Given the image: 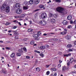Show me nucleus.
I'll return each mask as SVG.
<instances>
[{
  "instance_id": "obj_5",
  "label": "nucleus",
  "mask_w": 76,
  "mask_h": 76,
  "mask_svg": "<svg viewBox=\"0 0 76 76\" xmlns=\"http://www.w3.org/2000/svg\"><path fill=\"white\" fill-rule=\"evenodd\" d=\"M15 7L17 9H19L20 7V4L19 3H17L15 4Z\"/></svg>"
},
{
  "instance_id": "obj_33",
  "label": "nucleus",
  "mask_w": 76,
  "mask_h": 76,
  "mask_svg": "<svg viewBox=\"0 0 76 76\" xmlns=\"http://www.w3.org/2000/svg\"><path fill=\"white\" fill-rule=\"evenodd\" d=\"M26 58L27 59H29V58H30V56H26Z\"/></svg>"
},
{
  "instance_id": "obj_59",
  "label": "nucleus",
  "mask_w": 76,
  "mask_h": 76,
  "mask_svg": "<svg viewBox=\"0 0 76 76\" xmlns=\"http://www.w3.org/2000/svg\"><path fill=\"white\" fill-rule=\"evenodd\" d=\"M18 23V24H19V25H20V26H21V25H22V24H21L19 22Z\"/></svg>"
},
{
  "instance_id": "obj_11",
  "label": "nucleus",
  "mask_w": 76,
  "mask_h": 76,
  "mask_svg": "<svg viewBox=\"0 0 76 76\" xmlns=\"http://www.w3.org/2000/svg\"><path fill=\"white\" fill-rule=\"evenodd\" d=\"M67 19L69 20H72V16H68L67 17Z\"/></svg>"
},
{
  "instance_id": "obj_52",
  "label": "nucleus",
  "mask_w": 76,
  "mask_h": 76,
  "mask_svg": "<svg viewBox=\"0 0 76 76\" xmlns=\"http://www.w3.org/2000/svg\"><path fill=\"white\" fill-rule=\"evenodd\" d=\"M76 20H75L73 22V24H76Z\"/></svg>"
},
{
  "instance_id": "obj_22",
  "label": "nucleus",
  "mask_w": 76,
  "mask_h": 76,
  "mask_svg": "<svg viewBox=\"0 0 76 76\" xmlns=\"http://www.w3.org/2000/svg\"><path fill=\"white\" fill-rule=\"evenodd\" d=\"M62 71L63 72H65L66 71V66H64L62 67Z\"/></svg>"
},
{
  "instance_id": "obj_36",
  "label": "nucleus",
  "mask_w": 76,
  "mask_h": 76,
  "mask_svg": "<svg viewBox=\"0 0 76 76\" xmlns=\"http://www.w3.org/2000/svg\"><path fill=\"white\" fill-rule=\"evenodd\" d=\"M5 48L7 50H10V48H8L7 47H6Z\"/></svg>"
},
{
  "instance_id": "obj_13",
  "label": "nucleus",
  "mask_w": 76,
  "mask_h": 76,
  "mask_svg": "<svg viewBox=\"0 0 76 76\" xmlns=\"http://www.w3.org/2000/svg\"><path fill=\"white\" fill-rule=\"evenodd\" d=\"M63 25H67V21L66 20H64L63 22Z\"/></svg>"
},
{
  "instance_id": "obj_10",
  "label": "nucleus",
  "mask_w": 76,
  "mask_h": 76,
  "mask_svg": "<svg viewBox=\"0 0 76 76\" xmlns=\"http://www.w3.org/2000/svg\"><path fill=\"white\" fill-rule=\"evenodd\" d=\"M64 56L68 57L69 56H71V53H69V54H67L64 55Z\"/></svg>"
},
{
  "instance_id": "obj_31",
  "label": "nucleus",
  "mask_w": 76,
  "mask_h": 76,
  "mask_svg": "<svg viewBox=\"0 0 76 76\" xmlns=\"http://www.w3.org/2000/svg\"><path fill=\"white\" fill-rule=\"evenodd\" d=\"M34 52L35 53H39H39H40V52H39V51L37 50H35L34 51Z\"/></svg>"
},
{
  "instance_id": "obj_3",
  "label": "nucleus",
  "mask_w": 76,
  "mask_h": 76,
  "mask_svg": "<svg viewBox=\"0 0 76 76\" xmlns=\"http://www.w3.org/2000/svg\"><path fill=\"white\" fill-rule=\"evenodd\" d=\"M47 17V14L45 13H42L41 15V18L42 19H45Z\"/></svg>"
},
{
  "instance_id": "obj_40",
  "label": "nucleus",
  "mask_w": 76,
  "mask_h": 76,
  "mask_svg": "<svg viewBox=\"0 0 76 76\" xmlns=\"http://www.w3.org/2000/svg\"><path fill=\"white\" fill-rule=\"evenodd\" d=\"M17 28V26H15L13 27H12V29H16Z\"/></svg>"
},
{
  "instance_id": "obj_19",
  "label": "nucleus",
  "mask_w": 76,
  "mask_h": 76,
  "mask_svg": "<svg viewBox=\"0 0 76 76\" xmlns=\"http://www.w3.org/2000/svg\"><path fill=\"white\" fill-rule=\"evenodd\" d=\"M34 3L35 4H38L39 3V1L38 0H36L34 1Z\"/></svg>"
},
{
  "instance_id": "obj_63",
  "label": "nucleus",
  "mask_w": 76,
  "mask_h": 76,
  "mask_svg": "<svg viewBox=\"0 0 76 76\" xmlns=\"http://www.w3.org/2000/svg\"><path fill=\"white\" fill-rule=\"evenodd\" d=\"M46 47H49V46L48 45H46Z\"/></svg>"
},
{
  "instance_id": "obj_42",
  "label": "nucleus",
  "mask_w": 76,
  "mask_h": 76,
  "mask_svg": "<svg viewBox=\"0 0 76 76\" xmlns=\"http://www.w3.org/2000/svg\"><path fill=\"white\" fill-rule=\"evenodd\" d=\"M39 34V35L41 34V31H39L37 33V34Z\"/></svg>"
},
{
  "instance_id": "obj_23",
  "label": "nucleus",
  "mask_w": 76,
  "mask_h": 76,
  "mask_svg": "<svg viewBox=\"0 0 76 76\" xmlns=\"http://www.w3.org/2000/svg\"><path fill=\"white\" fill-rule=\"evenodd\" d=\"M50 70H52L53 71H57V69L55 68H51Z\"/></svg>"
},
{
  "instance_id": "obj_57",
  "label": "nucleus",
  "mask_w": 76,
  "mask_h": 76,
  "mask_svg": "<svg viewBox=\"0 0 76 76\" xmlns=\"http://www.w3.org/2000/svg\"><path fill=\"white\" fill-rule=\"evenodd\" d=\"M12 32V31L11 30H9L8 31V32L9 33H10Z\"/></svg>"
},
{
  "instance_id": "obj_62",
  "label": "nucleus",
  "mask_w": 76,
  "mask_h": 76,
  "mask_svg": "<svg viewBox=\"0 0 76 76\" xmlns=\"http://www.w3.org/2000/svg\"><path fill=\"white\" fill-rule=\"evenodd\" d=\"M74 68H75V69H76V64L74 65Z\"/></svg>"
},
{
  "instance_id": "obj_51",
  "label": "nucleus",
  "mask_w": 76,
  "mask_h": 76,
  "mask_svg": "<svg viewBox=\"0 0 76 76\" xmlns=\"http://www.w3.org/2000/svg\"><path fill=\"white\" fill-rule=\"evenodd\" d=\"M50 3H51V1L50 0H49V1L47 2L48 4H49Z\"/></svg>"
},
{
  "instance_id": "obj_47",
  "label": "nucleus",
  "mask_w": 76,
  "mask_h": 76,
  "mask_svg": "<svg viewBox=\"0 0 76 76\" xmlns=\"http://www.w3.org/2000/svg\"><path fill=\"white\" fill-rule=\"evenodd\" d=\"M70 23L71 24H73V21L71 20L70 21Z\"/></svg>"
},
{
  "instance_id": "obj_46",
  "label": "nucleus",
  "mask_w": 76,
  "mask_h": 76,
  "mask_svg": "<svg viewBox=\"0 0 76 76\" xmlns=\"http://www.w3.org/2000/svg\"><path fill=\"white\" fill-rule=\"evenodd\" d=\"M2 72L3 73H4L6 72H5V71L4 70V69H2Z\"/></svg>"
},
{
  "instance_id": "obj_39",
  "label": "nucleus",
  "mask_w": 76,
  "mask_h": 76,
  "mask_svg": "<svg viewBox=\"0 0 76 76\" xmlns=\"http://www.w3.org/2000/svg\"><path fill=\"white\" fill-rule=\"evenodd\" d=\"M28 32H32V30L31 29H29L28 30Z\"/></svg>"
},
{
  "instance_id": "obj_26",
  "label": "nucleus",
  "mask_w": 76,
  "mask_h": 76,
  "mask_svg": "<svg viewBox=\"0 0 76 76\" xmlns=\"http://www.w3.org/2000/svg\"><path fill=\"white\" fill-rule=\"evenodd\" d=\"M22 55V53H18L17 54V56H20Z\"/></svg>"
},
{
  "instance_id": "obj_43",
  "label": "nucleus",
  "mask_w": 76,
  "mask_h": 76,
  "mask_svg": "<svg viewBox=\"0 0 76 76\" xmlns=\"http://www.w3.org/2000/svg\"><path fill=\"white\" fill-rule=\"evenodd\" d=\"M50 66V65H46V68H48V67H49Z\"/></svg>"
},
{
  "instance_id": "obj_61",
  "label": "nucleus",
  "mask_w": 76,
  "mask_h": 76,
  "mask_svg": "<svg viewBox=\"0 0 76 76\" xmlns=\"http://www.w3.org/2000/svg\"><path fill=\"white\" fill-rule=\"evenodd\" d=\"M50 34H55V33H52L51 32L50 33Z\"/></svg>"
},
{
  "instance_id": "obj_4",
  "label": "nucleus",
  "mask_w": 76,
  "mask_h": 76,
  "mask_svg": "<svg viewBox=\"0 0 76 76\" xmlns=\"http://www.w3.org/2000/svg\"><path fill=\"white\" fill-rule=\"evenodd\" d=\"M16 12L17 14H20L22 13V10L20 9H19V8H18L16 10Z\"/></svg>"
},
{
  "instance_id": "obj_53",
  "label": "nucleus",
  "mask_w": 76,
  "mask_h": 76,
  "mask_svg": "<svg viewBox=\"0 0 76 76\" xmlns=\"http://www.w3.org/2000/svg\"><path fill=\"white\" fill-rule=\"evenodd\" d=\"M57 76V73H55L54 74V75H53V76Z\"/></svg>"
},
{
  "instance_id": "obj_48",
  "label": "nucleus",
  "mask_w": 76,
  "mask_h": 76,
  "mask_svg": "<svg viewBox=\"0 0 76 76\" xmlns=\"http://www.w3.org/2000/svg\"><path fill=\"white\" fill-rule=\"evenodd\" d=\"M44 23H45L44 24H43V25H46V22H45V21H44Z\"/></svg>"
},
{
  "instance_id": "obj_8",
  "label": "nucleus",
  "mask_w": 76,
  "mask_h": 76,
  "mask_svg": "<svg viewBox=\"0 0 76 76\" xmlns=\"http://www.w3.org/2000/svg\"><path fill=\"white\" fill-rule=\"evenodd\" d=\"M33 37L34 38L36 39L37 38H38V34H33Z\"/></svg>"
},
{
  "instance_id": "obj_32",
  "label": "nucleus",
  "mask_w": 76,
  "mask_h": 76,
  "mask_svg": "<svg viewBox=\"0 0 76 76\" xmlns=\"http://www.w3.org/2000/svg\"><path fill=\"white\" fill-rule=\"evenodd\" d=\"M15 38L17 39H19V37H18V36H15Z\"/></svg>"
},
{
  "instance_id": "obj_27",
  "label": "nucleus",
  "mask_w": 76,
  "mask_h": 76,
  "mask_svg": "<svg viewBox=\"0 0 76 76\" xmlns=\"http://www.w3.org/2000/svg\"><path fill=\"white\" fill-rule=\"evenodd\" d=\"M39 55L40 56H41V57H42V58L44 57V55L42 53H41L39 54Z\"/></svg>"
},
{
  "instance_id": "obj_15",
  "label": "nucleus",
  "mask_w": 76,
  "mask_h": 76,
  "mask_svg": "<svg viewBox=\"0 0 76 76\" xmlns=\"http://www.w3.org/2000/svg\"><path fill=\"white\" fill-rule=\"evenodd\" d=\"M39 7L40 9H42L44 7V6L43 5L40 4L39 6Z\"/></svg>"
},
{
  "instance_id": "obj_20",
  "label": "nucleus",
  "mask_w": 76,
  "mask_h": 76,
  "mask_svg": "<svg viewBox=\"0 0 76 76\" xmlns=\"http://www.w3.org/2000/svg\"><path fill=\"white\" fill-rule=\"evenodd\" d=\"M28 9V7L26 6H24L23 7V10H27Z\"/></svg>"
},
{
  "instance_id": "obj_45",
  "label": "nucleus",
  "mask_w": 76,
  "mask_h": 76,
  "mask_svg": "<svg viewBox=\"0 0 76 76\" xmlns=\"http://www.w3.org/2000/svg\"><path fill=\"white\" fill-rule=\"evenodd\" d=\"M37 16H38L37 15V14H36L34 15V17L35 18H37Z\"/></svg>"
},
{
  "instance_id": "obj_1",
  "label": "nucleus",
  "mask_w": 76,
  "mask_h": 76,
  "mask_svg": "<svg viewBox=\"0 0 76 76\" xmlns=\"http://www.w3.org/2000/svg\"><path fill=\"white\" fill-rule=\"evenodd\" d=\"M1 9L2 10H5L6 12L9 13L10 12V7L7 6L6 4H3L1 7Z\"/></svg>"
},
{
  "instance_id": "obj_16",
  "label": "nucleus",
  "mask_w": 76,
  "mask_h": 76,
  "mask_svg": "<svg viewBox=\"0 0 76 76\" xmlns=\"http://www.w3.org/2000/svg\"><path fill=\"white\" fill-rule=\"evenodd\" d=\"M25 16V14H22L20 16V18H24Z\"/></svg>"
},
{
  "instance_id": "obj_18",
  "label": "nucleus",
  "mask_w": 76,
  "mask_h": 76,
  "mask_svg": "<svg viewBox=\"0 0 76 76\" xmlns=\"http://www.w3.org/2000/svg\"><path fill=\"white\" fill-rule=\"evenodd\" d=\"M40 48L42 50H44L45 49V47L43 46H41L40 47Z\"/></svg>"
},
{
  "instance_id": "obj_28",
  "label": "nucleus",
  "mask_w": 76,
  "mask_h": 76,
  "mask_svg": "<svg viewBox=\"0 0 76 76\" xmlns=\"http://www.w3.org/2000/svg\"><path fill=\"white\" fill-rule=\"evenodd\" d=\"M55 1L57 3H60L61 2V0H55Z\"/></svg>"
},
{
  "instance_id": "obj_17",
  "label": "nucleus",
  "mask_w": 76,
  "mask_h": 76,
  "mask_svg": "<svg viewBox=\"0 0 76 76\" xmlns=\"http://www.w3.org/2000/svg\"><path fill=\"white\" fill-rule=\"evenodd\" d=\"M65 38L66 39H69L70 38V37L69 35H67L65 37Z\"/></svg>"
},
{
  "instance_id": "obj_9",
  "label": "nucleus",
  "mask_w": 76,
  "mask_h": 76,
  "mask_svg": "<svg viewBox=\"0 0 76 76\" xmlns=\"http://www.w3.org/2000/svg\"><path fill=\"white\" fill-rule=\"evenodd\" d=\"M56 22V20L54 19H52L51 20V23H54Z\"/></svg>"
},
{
  "instance_id": "obj_12",
  "label": "nucleus",
  "mask_w": 76,
  "mask_h": 76,
  "mask_svg": "<svg viewBox=\"0 0 76 76\" xmlns=\"http://www.w3.org/2000/svg\"><path fill=\"white\" fill-rule=\"evenodd\" d=\"M61 35H65V34H67V32L65 31H63L62 32H61Z\"/></svg>"
},
{
  "instance_id": "obj_37",
  "label": "nucleus",
  "mask_w": 76,
  "mask_h": 76,
  "mask_svg": "<svg viewBox=\"0 0 76 76\" xmlns=\"http://www.w3.org/2000/svg\"><path fill=\"white\" fill-rule=\"evenodd\" d=\"M68 51L69 52H71V51H72L73 50L72 49H68Z\"/></svg>"
},
{
  "instance_id": "obj_38",
  "label": "nucleus",
  "mask_w": 76,
  "mask_h": 76,
  "mask_svg": "<svg viewBox=\"0 0 76 76\" xmlns=\"http://www.w3.org/2000/svg\"><path fill=\"white\" fill-rule=\"evenodd\" d=\"M18 51L19 52H20V53H23V51L22 50H18Z\"/></svg>"
},
{
  "instance_id": "obj_56",
  "label": "nucleus",
  "mask_w": 76,
  "mask_h": 76,
  "mask_svg": "<svg viewBox=\"0 0 76 76\" xmlns=\"http://www.w3.org/2000/svg\"><path fill=\"white\" fill-rule=\"evenodd\" d=\"M43 35L44 36H47V34H43Z\"/></svg>"
},
{
  "instance_id": "obj_14",
  "label": "nucleus",
  "mask_w": 76,
  "mask_h": 76,
  "mask_svg": "<svg viewBox=\"0 0 76 76\" xmlns=\"http://www.w3.org/2000/svg\"><path fill=\"white\" fill-rule=\"evenodd\" d=\"M10 57L11 58H13V57H15V53H12V54L10 55Z\"/></svg>"
},
{
  "instance_id": "obj_44",
  "label": "nucleus",
  "mask_w": 76,
  "mask_h": 76,
  "mask_svg": "<svg viewBox=\"0 0 76 76\" xmlns=\"http://www.w3.org/2000/svg\"><path fill=\"white\" fill-rule=\"evenodd\" d=\"M67 66H70V62H69L67 63Z\"/></svg>"
},
{
  "instance_id": "obj_7",
  "label": "nucleus",
  "mask_w": 76,
  "mask_h": 76,
  "mask_svg": "<svg viewBox=\"0 0 76 76\" xmlns=\"http://www.w3.org/2000/svg\"><path fill=\"white\" fill-rule=\"evenodd\" d=\"M28 3H29L30 4H34V0H30L28 2H27V4H28Z\"/></svg>"
},
{
  "instance_id": "obj_6",
  "label": "nucleus",
  "mask_w": 76,
  "mask_h": 76,
  "mask_svg": "<svg viewBox=\"0 0 76 76\" xmlns=\"http://www.w3.org/2000/svg\"><path fill=\"white\" fill-rule=\"evenodd\" d=\"M12 32L14 33V35H19V32H17V30L15 31H12Z\"/></svg>"
},
{
  "instance_id": "obj_55",
  "label": "nucleus",
  "mask_w": 76,
  "mask_h": 76,
  "mask_svg": "<svg viewBox=\"0 0 76 76\" xmlns=\"http://www.w3.org/2000/svg\"><path fill=\"white\" fill-rule=\"evenodd\" d=\"M29 22H30V24H32V21H31V20H30L29 21Z\"/></svg>"
},
{
  "instance_id": "obj_50",
  "label": "nucleus",
  "mask_w": 76,
  "mask_h": 76,
  "mask_svg": "<svg viewBox=\"0 0 76 76\" xmlns=\"http://www.w3.org/2000/svg\"><path fill=\"white\" fill-rule=\"evenodd\" d=\"M15 18H20V16H15Z\"/></svg>"
},
{
  "instance_id": "obj_54",
  "label": "nucleus",
  "mask_w": 76,
  "mask_h": 76,
  "mask_svg": "<svg viewBox=\"0 0 76 76\" xmlns=\"http://www.w3.org/2000/svg\"><path fill=\"white\" fill-rule=\"evenodd\" d=\"M39 23L40 24H43V23H42V21H40Z\"/></svg>"
},
{
  "instance_id": "obj_2",
  "label": "nucleus",
  "mask_w": 76,
  "mask_h": 76,
  "mask_svg": "<svg viewBox=\"0 0 76 76\" xmlns=\"http://www.w3.org/2000/svg\"><path fill=\"white\" fill-rule=\"evenodd\" d=\"M56 10L57 12L59 13H63V11L64 10V9L63 7H58L56 8Z\"/></svg>"
},
{
  "instance_id": "obj_34",
  "label": "nucleus",
  "mask_w": 76,
  "mask_h": 76,
  "mask_svg": "<svg viewBox=\"0 0 76 76\" xmlns=\"http://www.w3.org/2000/svg\"><path fill=\"white\" fill-rule=\"evenodd\" d=\"M50 74V72L49 71H48L46 72V75H49Z\"/></svg>"
},
{
  "instance_id": "obj_25",
  "label": "nucleus",
  "mask_w": 76,
  "mask_h": 76,
  "mask_svg": "<svg viewBox=\"0 0 76 76\" xmlns=\"http://www.w3.org/2000/svg\"><path fill=\"white\" fill-rule=\"evenodd\" d=\"M35 44V42H34V41H31L30 42V44L31 45H34V44Z\"/></svg>"
},
{
  "instance_id": "obj_29",
  "label": "nucleus",
  "mask_w": 76,
  "mask_h": 76,
  "mask_svg": "<svg viewBox=\"0 0 76 76\" xmlns=\"http://www.w3.org/2000/svg\"><path fill=\"white\" fill-rule=\"evenodd\" d=\"M23 50L25 51V52H26L27 51V50H26V48L25 47H24L23 48Z\"/></svg>"
},
{
  "instance_id": "obj_30",
  "label": "nucleus",
  "mask_w": 76,
  "mask_h": 76,
  "mask_svg": "<svg viewBox=\"0 0 76 76\" xmlns=\"http://www.w3.org/2000/svg\"><path fill=\"white\" fill-rule=\"evenodd\" d=\"M72 28V26H69L67 27V28L68 29H70V28Z\"/></svg>"
},
{
  "instance_id": "obj_35",
  "label": "nucleus",
  "mask_w": 76,
  "mask_h": 76,
  "mask_svg": "<svg viewBox=\"0 0 76 76\" xmlns=\"http://www.w3.org/2000/svg\"><path fill=\"white\" fill-rule=\"evenodd\" d=\"M61 64H59L58 65V68H60V67H61Z\"/></svg>"
},
{
  "instance_id": "obj_64",
  "label": "nucleus",
  "mask_w": 76,
  "mask_h": 76,
  "mask_svg": "<svg viewBox=\"0 0 76 76\" xmlns=\"http://www.w3.org/2000/svg\"><path fill=\"white\" fill-rule=\"evenodd\" d=\"M58 31V28L56 29L55 31Z\"/></svg>"
},
{
  "instance_id": "obj_58",
  "label": "nucleus",
  "mask_w": 76,
  "mask_h": 76,
  "mask_svg": "<svg viewBox=\"0 0 76 76\" xmlns=\"http://www.w3.org/2000/svg\"><path fill=\"white\" fill-rule=\"evenodd\" d=\"M61 62H62V61H61V60H60L59 61V63H61Z\"/></svg>"
},
{
  "instance_id": "obj_21",
  "label": "nucleus",
  "mask_w": 76,
  "mask_h": 76,
  "mask_svg": "<svg viewBox=\"0 0 76 76\" xmlns=\"http://www.w3.org/2000/svg\"><path fill=\"white\" fill-rule=\"evenodd\" d=\"M67 48H71V47H72V45H71L68 44L67 45Z\"/></svg>"
},
{
  "instance_id": "obj_41",
  "label": "nucleus",
  "mask_w": 76,
  "mask_h": 76,
  "mask_svg": "<svg viewBox=\"0 0 76 76\" xmlns=\"http://www.w3.org/2000/svg\"><path fill=\"white\" fill-rule=\"evenodd\" d=\"M72 60H73V58L71 57L70 58V61H72Z\"/></svg>"
},
{
  "instance_id": "obj_49",
  "label": "nucleus",
  "mask_w": 76,
  "mask_h": 76,
  "mask_svg": "<svg viewBox=\"0 0 76 76\" xmlns=\"http://www.w3.org/2000/svg\"><path fill=\"white\" fill-rule=\"evenodd\" d=\"M5 25H9V23L8 22H7L6 23Z\"/></svg>"
},
{
  "instance_id": "obj_24",
  "label": "nucleus",
  "mask_w": 76,
  "mask_h": 76,
  "mask_svg": "<svg viewBox=\"0 0 76 76\" xmlns=\"http://www.w3.org/2000/svg\"><path fill=\"white\" fill-rule=\"evenodd\" d=\"M36 70L37 72H39V71L41 70V69H40L39 67H37L36 68Z\"/></svg>"
},
{
  "instance_id": "obj_60",
  "label": "nucleus",
  "mask_w": 76,
  "mask_h": 76,
  "mask_svg": "<svg viewBox=\"0 0 76 76\" xmlns=\"http://www.w3.org/2000/svg\"><path fill=\"white\" fill-rule=\"evenodd\" d=\"M0 42L1 43H3V41H0Z\"/></svg>"
}]
</instances>
